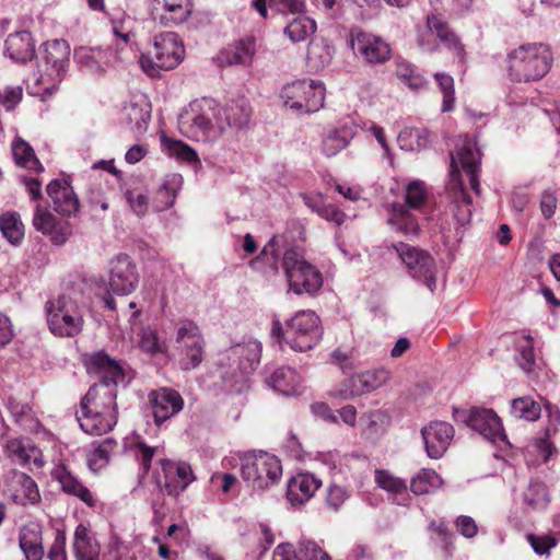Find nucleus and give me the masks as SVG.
Instances as JSON below:
<instances>
[{"mask_svg": "<svg viewBox=\"0 0 560 560\" xmlns=\"http://www.w3.org/2000/svg\"><path fill=\"white\" fill-rule=\"evenodd\" d=\"M89 372L101 381L90 387L78 412L80 428L90 435H103L117 422L116 386L125 383V370L107 353L100 351L85 360Z\"/></svg>", "mask_w": 560, "mask_h": 560, "instance_id": "1", "label": "nucleus"}, {"mask_svg": "<svg viewBox=\"0 0 560 560\" xmlns=\"http://www.w3.org/2000/svg\"><path fill=\"white\" fill-rule=\"evenodd\" d=\"M480 165V152L471 140H465L456 153H451V173L447 190L457 208L454 217L464 225L471 218V198L464 188L460 171L469 177L470 187L477 195L480 194L478 172Z\"/></svg>", "mask_w": 560, "mask_h": 560, "instance_id": "2", "label": "nucleus"}, {"mask_svg": "<svg viewBox=\"0 0 560 560\" xmlns=\"http://www.w3.org/2000/svg\"><path fill=\"white\" fill-rule=\"evenodd\" d=\"M223 125L220 104L212 98L194 100L178 115L179 131L194 141H217L224 135Z\"/></svg>", "mask_w": 560, "mask_h": 560, "instance_id": "3", "label": "nucleus"}, {"mask_svg": "<svg viewBox=\"0 0 560 560\" xmlns=\"http://www.w3.org/2000/svg\"><path fill=\"white\" fill-rule=\"evenodd\" d=\"M70 59V46L66 40L46 43L38 70L28 79L31 93L50 95L60 83Z\"/></svg>", "mask_w": 560, "mask_h": 560, "instance_id": "4", "label": "nucleus"}, {"mask_svg": "<svg viewBox=\"0 0 560 560\" xmlns=\"http://www.w3.org/2000/svg\"><path fill=\"white\" fill-rule=\"evenodd\" d=\"M553 56L544 43L523 44L508 54L509 74L518 82L536 81L551 69Z\"/></svg>", "mask_w": 560, "mask_h": 560, "instance_id": "5", "label": "nucleus"}, {"mask_svg": "<svg viewBox=\"0 0 560 560\" xmlns=\"http://www.w3.org/2000/svg\"><path fill=\"white\" fill-rule=\"evenodd\" d=\"M47 325L57 337L73 338L84 326V305L74 296L61 294L45 304Z\"/></svg>", "mask_w": 560, "mask_h": 560, "instance_id": "6", "label": "nucleus"}, {"mask_svg": "<svg viewBox=\"0 0 560 560\" xmlns=\"http://www.w3.org/2000/svg\"><path fill=\"white\" fill-rule=\"evenodd\" d=\"M185 57V47L178 35L172 32L153 37L152 45L140 57L141 69L150 77L176 68Z\"/></svg>", "mask_w": 560, "mask_h": 560, "instance_id": "7", "label": "nucleus"}, {"mask_svg": "<svg viewBox=\"0 0 560 560\" xmlns=\"http://www.w3.org/2000/svg\"><path fill=\"white\" fill-rule=\"evenodd\" d=\"M272 332L281 337L282 341L298 352L313 349L323 336L319 317L312 311H300L287 323L282 330L280 322H276Z\"/></svg>", "mask_w": 560, "mask_h": 560, "instance_id": "8", "label": "nucleus"}, {"mask_svg": "<svg viewBox=\"0 0 560 560\" xmlns=\"http://www.w3.org/2000/svg\"><path fill=\"white\" fill-rule=\"evenodd\" d=\"M240 460L242 477L254 489H268L282 476L280 460L267 452H247L240 456Z\"/></svg>", "mask_w": 560, "mask_h": 560, "instance_id": "9", "label": "nucleus"}, {"mask_svg": "<svg viewBox=\"0 0 560 560\" xmlns=\"http://www.w3.org/2000/svg\"><path fill=\"white\" fill-rule=\"evenodd\" d=\"M325 93L323 82L303 79L283 85L280 98L288 109L298 114H313L323 108Z\"/></svg>", "mask_w": 560, "mask_h": 560, "instance_id": "10", "label": "nucleus"}, {"mask_svg": "<svg viewBox=\"0 0 560 560\" xmlns=\"http://www.w3.org/2000/svg\"><path fill=\"white\" fill-rule=\"evenodd\" d=\"M282 266L289 281V288L295 294L314 293L323 285L320 272L296 249L284 253Z\"/></svg>", "mask_w": 560, "mask_h": 560, "instance_id": "11", "label": "nucleus"}, {"mask_svg": "<svg viewBox=\"0 0 560 560\" xmlns=\"http://www.w3.org/2000/svg\"><path fill=\"white\" fill-rule=\"evenodd\" d=\"M175 345L182 370H195L203 361L206 341L196 323L186 319L178 324Z\"/></svg>", "mask_w": 560, "mask_h": 560, "instance_id": "12", "label": "nucleus"}, {"mask_svg": "<svg viewBox=\"0 0 560 560\" xmlns=\"http://www.w3.org/2000/svg\"><path fill=\"white\" fill-rule=\"evenodd\" d=\"M425 199L427 189L422 182L415 180L408 184L406 187L407 206L393 203L387 219L388 224L404 235H416L419 230V224L407 207L410 209H419Z\"/></svg>", "mask_w": 560, "mask_h": 560, "instance_id": "13", "label": "nucleus"}, {"mask_svg": "<svg viewBox=\"0 0 560 560\" xmlns=\"http://www.w3.org/2000/svg\"><path fill=\"white\" fill-rule=\"evenodd\" d=\"M409 276L423 283L431 292L436 287V265L425 250L406 243L394 246Z\"/></svg>", "mask_w": 560, "mask_h": 560, "instance_id": "14", "label": "nucleus"}, {"mask_svg": "<svg viewBox=\"0 0 560 560\" xmlns=\"http://www.w3.org/2000/svg\"><path fill=\"white\" fill-rule=\"evenodd\" d=\"M389 380V372L385 369H375L362 373L353 374L346 378L337 388L329 394L332 397L341 399H350L371 393Z\"/></svg>", "mask_w": 560, "mask_h": 560, "instance_id": "15", "label": "nucleus"}, {"mask_svg": "<svg viewBox=\"0 0 560 560\" xmlns=\"http://www.w3.org/2000/svg\"><path fill=\"white\" fill-rule=\"evenodd\" d=\"M160 465L156 483L171 495L179 494L195 480L192 469L187 463L162 459Z\"/></svg>", "mask_w": 560, "mask_h": 560, "instance_id": "16", "label": "nucleus"}, {"mask_svg": "<svg viewBox=\"0 0 560 560\" xmlns=\"http://www.w3.org/2000/svg\"><path fill=\"white\" fill-rule=\"evenodd\" d=\"M139 283V273L129 256L120 254L110 260L108 285L113 293L128 295Z\"/></svg>", "mask_w": 560, "mask_h": 560, "instance_id": "17", "label": "nucleus"}, {"mask_svg": "<svg viewBox=\"0 0 560 560\" xmlns=\"http://www.w3.org/2000/svg\"><path fill=\"white\" fill-rule=\"evenodd\" d=\"M454 428L446 421L434 420L421 429L425 453L432 459L441 458L454 438Z\"/></svg>", "mask_w": 560, "mask_h": 560, "instance_id": "18", "label": "nucleus"}, {"mask_svg": "<svg viewBox=\"0 0 560 560\" xmlns=\"http://www.w3.org/2000/svg\"><path fill=\"white\" fill-rule=\"evenodd\" d=\"M351 47L368 63H384L392 57L389 44L370 33H357L351 40Z\"/></svg>", "mask_w": 560, "mask_h": 560, "instance_id": "19", "label": "nucleus"}, {"mask_svg": "<svg viewBox=\"0 0 560 560\" xmlns=\"http://www.w3.org/2000/svg\"><path fill=\"white\" fill-rule=\"evenodd\" d=\"M33 225L36 231L49 235L55 245H62L72 234L71 225L68 221L57 220L55 215L42 205H36Z\"/></svg>", "mask_w": 560, "mask_h": 560, "instance_id": "20", "label": "nucleus"}, {"mask_svg": "<svg viewBox=\"0 0 560 560\" xmlns=\"http://www.w3.org/2000/svg\"><path fill=\"white\" fill-rule=\"evenodd\" d=\"M466 422L474 431L492 443L505 441L503 425L493 410L474 408Z\"/></svg>", "mask_w": 560, "mask_h": 560, "instance_id": "21", "label": "nucleus"}, {"mask_svg": "<svg viewBox=\"0 0 560 560\" xmlns=\"http://www.w3.org/2000/svg\"><path fill=\"white\" fill-rule=\"evenodd\" d=\"M149 401L153 410V417L156 424L177 415L184 406L183 397L178 392L172 388L163 387L153 390L149 395Z\"/></svg>", "mask_w": 560, "mask_h": 560, "instance_id": "22", "label": "nucleus"}, {"mask_svg": "<svg viewBox=\"0 0 560 560\" xmlns=\"http://www.w3.org/2000/svg\"><path fill=\"white\" fill-rule=\"evenodd\" d=\"M8 493L21 505L37 503L40 499L36 482L26 474L13 470L7 480Z\"/></svg>", "mask_w": 560, "mask_h": 560, "instance_id": "23", "label": "nucleus"}, {"mask_svg": "<svg viewBox=\"0 0 560 560\" xmlns=\"http://www.w3.org/2000/svg\"><path fill=\"white\" fill-rule=\"evenodd\" d=\"M190 13V0H155L153 8L154 19L166 26L185 22Z\"/></svg>", "mask_w": 560, "mask_h": 560, "instance_id": "24", "label": "nucleus"}, {"mask_svg": "<svg viewBox=\"0 0 560 560\" xmlns=\"http://www.w3.org/2000/svg\"><path fill=\"white\" fill-rule=\"evenodd\" d=\"M252 107L247 98L237 97L228 102L225 105H220V118L223 120L224 133L230 128L241 129L250 120Z\"/></svg>", "mask_w": 560, "mask_h": 560, "instance_id": "25", "label": "nucleus"}, {"mask_svg": "<svg viewBox=\"0 0 560 560\" xmlns=\"http://www.w3.org/2000/svg\"><path fill=\"white\" fill-rule=\"evenodd\" d=\"M150 117L151 110L149 103L140 98L126 103L120 110L119 119L120 122L131 131L141 135L147 130Z\"/></svg>", "mask_w": 560, "mask_h": 560, "instance_id": "26", "label": "nucleus"}, {"mask_svg": "<svg viewBox=\"0 0 560 560\" xmlns=\"http://www.w3.org/2000/svg\"><path fill=\"white\" fill-rule=\"evenodd\" d=\"M46 190L54 202L55 210L61 215L70 217L79 211V199L67 183L54 179L47 185Z\"/></svg>", "mask_w": 560, "mask_h": 560, "instance_id": "27", "label": "nucleus"}, {"mask_svg": "<svg viewBox=\"0 0 560 560\" xmlns=\"http://www.w3.org/2000/svg\"><path fill=\"white\" fill-rule=\"evenodd\" d=\"M256 54V40L253 36L242 38L229 45L219 52L218 62L221 66L250 65Z\"/></svg>", "mask_w": 560, "mask_h": 560, "instance_id": "28", "label": "nucleus"}, {"mask_svg": "<svg viewBox=\"0 0 560 560\" xmlns=\"http://www.w3.org/2000/svg\"><path fill=\"white\" fill-rule=\"evenodd\" d=\"M322 481L312 474H298L288 482L287 498L293 505L307 502L318 490Z\"/></svg>", "mask_w": 560, "mask_h": 560, "instance_id": "29", "label": "nucleus"}, {"mask_svg": "<svg viewBox=\"0 0 560 560\" xmlns=\"http://www.w3.org/2000/svg\"><path fill=\"white\" fill-rule=\"evenodd\" d=\"M355 136V127L351 124H343L337 128L329 129L322 138V152L331 158L348 148Z\"/></svg>", "mask_w": 560, "mask_h": 560, "instance_id": "30", "label": "nucleus"}, {"mask_svg": "<svg viewBox=\"0 0 560 560\" xmlns=\"http://www.w3.org/2000/svg\"><path fill=\"white\" fill-rule=\"evenodd\" d=\"M73 553L77 560H100L101 545L92 530L79 524L73 534Z\"/></svg>", "mask_w": 560, "mask_h": 560, "instance_id": "31", "label": "nucleus"}, {"mask_svg": "<svg viewBox=\"0 0 560 560\" xmlns=\"http://www.w3.org/2000/svg\"><path fill=\"white\" fill-rule=\"evenodd\" d=\"M52 476L63 492L77 497L89 506L95 505L96 500L92 492L65 465L57 466Z\"/></svg>", "mask_w": 560, "mask_h": 560, "instance_id": "32", "label": "nucleus"}, {"mask_svg": "<svg viewBox=\"0 0 560 560\" xmlns=\"http://www.w3.org/2000/svg\"><path fill=\"white\" fill-rule=\"evenodd\" d=\"M19 545L26 560H42L45 552L40 526L36 523L24 525L20 530Z\"/></svg>", "mask_w": 560, "mask_h": 560, "instance_id": "33", "label": "nucleus"}, {"mask_svg": "<svg viewBox=\"0 0 560 560\" xmlns=\"http://www.w3.org/2000/svg\"><path fill=\"white\" fill-rule=\"evenodd\" d=\"M267 383L276 392L284 396L298 395L301 392V377L291 368L276 369L267 378Z\"/></svg>", "mask_w": 560, "mask_h": 560, "instance_id": "34", "label": "nucleus"}, {"mask_svg": "<svg viewBox=\"0 0 560 560\" xmlns=\"http://www.w3.org/2000/svg\"><path fill=\"white\" fill-rule=\"evenodd\" d=\"M74 60L90 74L102 73L108 65L107 52L101 48L79 47L74 50Z\"/></svg>", "mask_w": 560, "mask_h": 560, "instance_id": "35", "label": "nucleus"}, {"mask_svg": "<svg viewBox=\"0 0 560 560\" xmlns=\"http://www.w3.org/2000/svg\"><path fill=\"white\" fill-rule=\"evenodd\" d=\"M35 52V46L30 32L22 31L8 36L5 40V54L15 61L31 60Z\"/></svg>", "mask_w": 560, "mask_h": 560, "instance_id": "36", "label": "nucleus"}, {"mask_svg": "<svg viewBox=\"0 0 560 560\" xmlns=\"http://www.w3.org/2000/svg\"><path fill=\"white\" fill-rule=\"evenodd\" d=\"M427 26L441 39L444 45L454 51L455 56L463 61L465 50L458 38L448 30L446 22L440 14H430L427 18Z\"/></svg>", "mask_w": 560, "mask_h": 560, "instance_id": "37", "label": "nucleus"}, {"mask_svg": "<svg viewBox=\"0 0 560 560\" xmlns=\"http://www.w3.org/2000/svg\"><path fill=\"white\" fill-rule=\"evenodd\" d=\"M183 184V178L178 174H171L165 177L163 184L155 195L154 209L163 211L171 208L176 199L177 192Z\"/></svg>", "mask_w": 560, "mask_h": 560, "instance_id": "38", "label": "nucleus"}, {"mask_svg": "<svg viewBox=\"0 0 560 560\" xmlns=\"http://www.w3.org/2000/svg\"><path fill=\"white\" fill-rule=\"evenodd\" d=\"M430 141V132L424 127H406L397 137L399 148L405 151L424 149Z\"/></svg>", "mask_w": 560, "mask_h": 560, "instance_id": "39", "label": "nucleus"}, {"mask_svg": "<svg viewBox=\"0 0 560 560\" xmlns=\"http://www.w3.org/2000/svg\"><path fill=\"white\" fill-rule=\"evenodd\" d=\"M117 443L114 439L108 438L94 445V448L88 455V465L93 472H97L107 466L110 454L116 448Z\"/></svg>", "mask_w": 560, "mask_h": 560, "instance_id": "40", "label": "nucleus"}, {"mask_svg": "<svg viewBox=\"0 0 560 560\" xmlns=\"http://www.w3.org/2000/svg\"><path fill=\"white\" fill-rule=\"evenodd\" d=\"M443 480L433 469L420 470L410 481L411 491L417 494H427L442 487Z\"/></svg>", "mask_w": 560, "mask_h": 560, "instance_id": "41", "label": "nucleus"}, {"mask_svg": "<svg viewBox=\"0 0 560 560\" xmlns=\"http://www.w3.org/2000/svg\"><path fill=\"white\" fill-rule=\"evenodd\" d=\"M315 31V21L301 13L285 26L284 34L290 38L291 42L299 43L313 35Z\"/></svg>", "mask_w": 560, "mask_h": 560, "instance_id": "42", "label": "nucleus"}, {"mask_svg": "<svg viewBox=\"0 0 560 560\" xmlns=\"http://www.w3.org/2000/svg\"><path fill=\"white\" fill-rule=\"evenodd\" d=\"M36 453V447L28 440L14 439L5 445L7 456L21 465L27 464Z\"/></svg>", "mask_w": 560, "mask_h": 560, "instance_id": "43", "label": "nucleus"}, {"mask_svg": "<svg viewBox=\"0 0 560 560\" xmlns=\"http://www.w3.org/2000/svg\"><path fill=\"white\" fill-rule=\"evenodd\" d=\"M0 230L11 244H18L24 236V225L20 215L15 212L0 217Z\"/></svg>", "mask_w": 560, "mask_h": 560, "instance_id": "44", "label": "nucleus"}, {"mask_svg": "<svg viewBox=\"0 0 560 560\" xmlns=\"http://www.w3.org/2000/svg\"><path fill=\"white\" fill-rule=\"evenodd\" d=\"M12 153L15 162L26 168L42 171L43 166L34 154L32 147L25 141L18 139L12 144Z\"/></svg>", "mask_w": 560, "mask_h": 560, "instance_id": "45", "label": "nucleus"}, {"mask_svg": "<svg viewBox=\"0 0 560 560\" xmlns=\"http://www.w3.org/2000/svg\"><path fill=\"white\" fill-rule=\"evenodd\" d=\"M374 481L380 489L388 492L389 494H401L407 492L406 480L396 477L388 470L376 469L374 471Z\"/></svg>", "mask_w": 560, "mask_h": 560, "instance_id": "46", "label": "nucleus"}, {"mask_svg": "<svg viewBox=\"0 0 560 560\" xmlns=\"http://www.w3.org/2000/svg\"><path fill=\"white\" fill-rule=\"evenodd\" d=\"M511 413L515 418L526 421H535L540 417L541 407L530 397H521L512 401Z\"/></svg>", "mask_w": 560, "mask_h": 560, "instance_id": "47", "label": "nucleus"}, {"mask_svg": "<svg viewBox=\"0 0 560 560\" xmlns=\"http://www.w3.org/2000/svg\"><path fill=\"white\" fill-rule=\"evenodd\" d=\"M517 361L526 373H530L535 365L533 338L528 335H521L517 339Z\"/></svg>", "mask_w": 560, "mask_h": 560, "instance_id": "48", "label": "nucleus"}, {"mask_svg": "<svg viewBox=\"0 0 560 560\" xmlns=\"http://www.w3.org/2000/svg\"><path fill=\"white\" fill-rule=\"evenodd\" d=\"M434 79L443 94L442 112H451L455 102L454 79L444 72H436Z\"/></svg>", "mask_w": 560, "mask_h": 560, "instance_id": "49", "label": "nucleus"}, {"mask_svg": "<svg viewBox=\"0 0 560 560\" xmlns=\"http://www.w3.org/2000/svg\"><path fill=\"white\" fill-rule=\"evenodd\" d=\"M524 501L533 509H542L549 502L546 486L539 481H532L524 492Z\"/></svg>", "mask_w": 560, "mask_h": 560, "instance_id": "50", "label": "nucleus"}, {"mask_svg": "<svg viewBox=\"0 0 560 560\" xmlns=\"http://www.w3.org/2000/svg\"><path fill=\"white\" fill-rule=\"evenodd\" d=\"M165 145L170 155L175 156L188 163L199 161L197 152L180 140H167Z\"/></svg>", "mask_w": 560, "mask_h": 560, "instance_id": "51", "label": "nucleus"}, {"mask_svg": "<svg viewBox=\"0 0 560 560\" xmlns=\"http://www.w3.org/2000/svg\"><path fill=\"white\" fill-rule=\"evenodd\" d=\"M307 59L314 68L323 69L328 66L331 60L330 49L328 46L311 44L308 46Z\"/></svg>", "mask_w": 560, "mask_h": 560, "instance_id": "52", "label": "nucleus"}, {"mask_svg": "<svg viewBox=\"0 0 560 560\" xmlns=\"http://www.w3.org/2000/svg\"><path fill=\"white\" fill-rule=\"evenodd\" d=\"M233 352L243 357L252 366L260 360L261 343L258 340H248L242 345L233 347Z\"/></svg>", "mask_w": 560, "mask_h": 560, "instance_id": "53", "label": "nucleus"}, {"mask_svg": "<svg viewBox=\"0 0 560 560\" xmlns=\"http://www.w3.org/2000/svg\"><path fill=\"white\" fill-rule=\"evenodd\" d=\"M125 198L130 209L139 217H143L149 209V199L145 194L138 189L125 191Z\"/></svg>", "mask_w": 560, "mask_h": 560, "instance_id": "54", "label": "nucleus"}, {"mask_svg": "<svg viewBox=\"0 0 560 560\" xmlns=\"http://www.w3.org/2000/svg\"><path fill=\"white\" fill-rule=\"evenodd\" d=\"M299 553L302 560H330L329 555L313 540H301Z\"/></svg>", "mask_w": 560, "mask_h": 560, "instance_id": "55", "label": "nucleus"}, {"mask_svg": "<svg viewBox=\"0 0 560 560\" xmlns=\"http://www.w3.org/2000/svg\"><path fill=\"white\" fill-rule=\"evenodd\" d=\"M23 97V89L22 86L8 85L3 89H0V105L5 108V110H13L16 105L22 101Z\"/></svg>", "mask_w": 560, "mask_h": 560, "instance_id": "56", "label": "nucleus"}, {"mask_svg": "<svg viewBox=\"0 0 560 560\" xmlns=\"http://www.w3.org/2000/svg\"><path fill=\"white\" fill-rule=\"evenodd\" d=\"M527 541L532 546L533 550L540 556L548 555L557 545L556 538L551 535L528 534Z\"/></svg>", "mask_w": 560, "mask_h": 560, "instance_id": "57", "label": "nucleus"}, {"mask_svg": "<svg viewBox=\"0 0 560 560\" xmlns=\"http://www.w3.org/2000/svg\"><path fill=\"white\" fill-rule=\"evenodd\" d=\"M269 9L281 14H301L304 13L305 4L301 0H270Z\"/></svg>", "mask_w": 560, "mask_h": 560, "instance_id": "58", "label": "nucleus"}, {"mask_svg": "<svg viewBox=\"0 0 560 560\" xmlns=\"http://www.w3.org/2000/svg\"><path fill=\"white\" fill-rule=\"evenodd\" d=\"M139 345L143 351L150 354H156L163 351V345L160 342L156 332L151 329L142 331Z\"/></svg>", "mask_w": 560, "mask_h": 560, "instance_id": "59", "label": "nucleus"}, {"mask_svg": "<svg viewBox=\"0 0 560 560\" xmlns=\"http://www.w3.org/2000/svg\"><path fill=\"white\" fill-rule=\"evenodd\" d=\"M348 498L349 492L345 487L331 485L328 488L326 501L329 508H331L334 511H337L348 500Z\"/></svg>", "mask_w": 560, "mask_h": 560, "instance_id": "60", "label": "nucleus"}, {"mask_svg": "<svg viewBox=\"0 0 560 560\" xmlns=\"http://www.w3.org/2000/svg\"><path fill=\"white\" fill-rule=\"evenodd\" d=\"M156 452L155 447L148 446L143 442H138L135 446V456L140 464L143 474L149 471L152 458Z\"/></svg>", "mask_w": 560, "mask_h": 560, "instance_id": "61", "label": "nucleus"}, {"mask_svg": "<svg viewBox=\"0 0 560 560\" xmlns=\"http://www.w3.org/2000/svg\"><path fill=\"white\" fill-rule=\"evenodd\" d=\"M558 199L553 191L545 190L540 199V211L545 219H550L557 209Z\"/></svg>", "mask_w": 560, "mask_h": 560, "instance_id": "62", "label": "nucleus"}, {"mask_svg": "<svg viewBox=\"0 0 560 560\" xmlns=\"http://www.w3.org/2000/svg\"><path fill=\"white\" fill-rule=\"evenodd\" d=\"M456 528L466 538H472L478 533L477 524L467 515H460L457 517Z\"/></svg>", "mask_w": 560, "mask_h": 560, "instance_id": "63", "label": "nucleus"}, {"mask_svg": "<svg viewBox=\"0 0 560 560\" xmlns=\"http://www.w3.org/2000/svg\"><path fill=\"white\" fill-rule=\"evenodd\" d=\"M272 560H302L295 548L290 542H283L278 545L272 555Z\"/></svg>", "mask_w": 560, "mask_h": 560, "instance_id": "64", "label": "nucleus"}]
</instances>
